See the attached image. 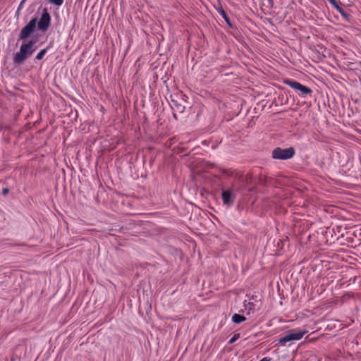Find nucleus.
Listing matches in <instances>:
<instances>
[{"label": "nucleus", "mask_w": 361, "mask_h": 361, "mask_svg": "<svg viewBox=\"0 0 361 361\" xmlns=\"http://www.w3.org/2000/svg\"><path fill=\"white\" fill-rule=\"evenodd\" d=\"M36 40L23 41L20 47L19 51L16 52L13 56V63L16 65L23 64L35 51V44Z\"/></svg>", "instance_id": "nucleus-1"}, {"label": "nucleus", "mask_w": 361, "mask_h": 361, "mask_svg": "<svg viewBox=\"0 0 361 361\" xmlns=\"http://www.w3.org/2000/svg\"><path fill=\"white\" fill-rule=\"evenodd\" d=\"M295 153L293 147L282 149L276 147L272 151V157L275 159L286 160L292 158Z\"/></svg>", "instance_id": "nucleus-2"}, {"label": "nucleus", "mask_w": 361, "mask_h": 361, "mask_svg": "<svg viewBox=\"0 0 361 361\" xmlns=\"http://www.w3.org/2000/svg\"><path fill=\"white\" fill-rule=\"evenodd\" d=\"M37 18H32L29 23L22 28L20 35L19 39L26 41V39L35 31L37 26Z\"/></svg>", "instance_id": "nucleus-3"}, {"label": "nucleus", "mask_w": 361, "mask_h": 361, "mask_svg": "<svg viewBox=\"0 0 361 361\" xmlns=\"http://www.w3.org/2000/svg\"><path fill=\"white\" fill-rule=\"evenodd\" d=\"M51 24V16L49 13L47 8H43L42 13L38 22H37V29L45 32L49 29Z\"/></svg>", "instance_id": "nucleus-4"}, {"label": "nucleus", "mask_w": 361, "mask_h": 361, "mask_svg": "<svg viewBox=\"0 0 361 361\" xmlns=\"http://www.w3.org/2000/svg\"><path fill=\"white\" fill-rule=\"evenodd\" d=\"M307 333L306 330H294L290 331L289 334L286 336L280 338L279 339V343L281 344H285L287 342L293 341H299L300 340L305 334Z\"/></svg>", "instance_id": "nucleus-5"}, {"label": "nucleus", "mask_w": 361, "mask_h": 361, "mask_svg": "<svg viewBox=\"0 0 361 361\" xmlns=\"http://www.w3.org/2000/svg\"><path fill=\"white\" fill-rule=\"evenodd\" d=\"M283 83L295 90L300 91L302 95L310 94L312 92V90L310 87L292 79H285Z\"/></svg>", "instance_id": "nucleus-6"}, {"label": "nucleus", "mask_w": 361, "mask_h": 361, "mask_svg": "<svg viewBox=\"0 0 361 361\" xmlns=\"http://www.w3.org/2000/svg\"><path fill=\"white\" fill-rule=\"evenodd\" d=\"M235 197L236 194L233 189H222L221 198L224 205L231 207L235 202Z\"/></svg>", "instance_id": "nucleus-7"}, {"label": "nucleus", "mask_w": 361, "mask_h": 361, "mask_svg": "<svg viewBox=\"0 0 361 361\" xmlns=\"http://www.w3.org/2000/svg\"><path fill=\"white\" fill-rule=\"evenodd\" d=\"M243 306L247 314L254 313L259 309V305H257V304L252 302H247L246 300L244 301Z\"/></svg>", "instance_id": "nucleus-8"}, {"label": "nucleus", "mask_w": 361, "mask_h": 361, "mask_svg": "<svg viewBox=\"0 0 361 361\" xmlns=\"http://www.w3.org/2000/svg\"><path fill=\"white\" fill-rule=\"evenodd\" d=\"M218 13L224 19V20L226 21L227 25L230 27H233V24L231 23L230 18H228V16H227L226 13L225 12V11L223 9V8L221 6L218 9Z\"/></svg>", "instance_id": "nucleus-9"}, {"label": "nucleus", "mask_w": 361, "mask_h": 361, "mask_svg": "<svg viewBox=\"0 0 361 361\" xmlns=\"http://www.w3.org/2000/svg\"><path fill=\"white\" fill-rule=\"evenodd\" d=\"M246 320V318L239 314H234L232 316V322L235 324H240Z\"/></svg>", "instance_id": "nucleus-10"}, {"label": "nucleus", "mask_w": 361, "mask_h": 361, "mask_svg": "<svg viewBox=\"0 0 361 361\" xmlns=\"http://www.w3.org/2000/svg\"><path fill=\"white\" fill-rule=\"evenodd\" d=\"M336 10L338 12H339V13L343 17L345 18V19H348L350 16V15L348 13H347L338 4V3L336 2V6H333Z\"/></svg>", "instance_id": "nucleus-11"}, {"label": "nucleus", "mask_w": 361, "mask_h": 361, "mask_svg": "<svg viewBox=\"0 0 361 361\" xmlns=\"http://www.w3.org/2000/svg\"><path fill=\"white\" fill-rule=\"evenodd\" d=\"M49 49V47H47V48H44L43 49H41L39 53L36 55L35 56V60H41L43 59L44 56L46 54V53L47 52L48 49Z\"/></svg>", "instance_id": "nucleus-12"}, {"label": "nucleus", "mask_w": 361, "mask_h": 361, "mask_svg": "<svg viewBox=\"0 0 361 361\" xmlns=\"http://www.w3.org/2000/svg\"><path fill=\"white\" fill-rule=\"evenodd\" d=\"M49 1L56 6H60L63 3V0H49Z\"/></svg>", "instance_id": "nucleus-13"}, {"label": "nucleus", "mask_w": 361, "mask_h": 361, "mask_svg": "<svg viewBox=\"0 0 361 361\" xmlns=\"http://www.w3.org/2000/svg\"><path fill=\"white\" fill-rule=\"evenodd\" d=\"M240 338V334H235L233 336V337L230 339V341H228V343L230 344H232L234 342H235V341H237L238 338Z\"/></svg>", "instance_id": "nucleus-14"}, {"label": "nucleus", "mask_w": 361, "mask_h": 361, "mask_svg": "<svg viewBox=\"0 0 361 361\" xmlns=\"http://www.w3.org/2000/svg\"><path fill=\"white\" fill-rule=\"evenodd\" d=\"M176 105L177 106V108L180 111H183V109L185 108L184 106L177 104H176Z\"/></svg>", "instance_id": "nucleus-15"}, {"label": "nucleus", "mask_w": 361, "mask_h": 361, "mask_svg": "<svg viewBox=\"0 0 361 361\" xmlns=\"http://www.w3.org/2000/svg\"><path fill=\"white\" fill-rule=\"evenodd\" d=\"M8 192H9L8 188H4L3 191H2V193H3V195H7L8 193Z\"/></svg>", "instance_id": "nucleus-16"}, {"label": "nucleus", "mask_w": 361, "mask_h": 361, "mask_svg": "<svg viewBox=\"0 0 361 361\" xmlns=\"http://www.w3.org/2000/svg\"><path fill=\"white\" fill-rule=\"evenodd\" d=\"M271 358L269 357H263L262 360H260L259 361H271Z\"/></svg>", "instance_id": "nucleus-17"}, {"label": "nucleus", "mask_w": 361, "mask_h": 361, "mask_svg": "<svg viewBox=\"0 0 361 361\" xmlns=\"http://www.w3.org/2000/svg\"><path fill=\"white\" fill-rule=\"evenodd\" d=\"M329 2L332 5V6H336V0H328Z\"/></svg>", "instance_id": "nucleus-18"}, {"label": "nucleus", "mask_w": 361, "mask_h": 361, "mask_svg": "<svg viewBox=\"0 0 361 361\" xmlns=\"http://www.w3.org/2000/svg\"><path fill=\"white\" fill-rule=\"evenodd\" d=\"M25 1H26V0H23V1L20 2V5H19V6H18V11H20V9L22 8V6H23V4L25 3Z\"/></svg>", "instance_id": "nucleus-19"}, {"label": "nucleus", "mask_w": 361, "mask_h": 361, "mask_svg": "<svg viewBox=\"0 0 361 361\" xmlns=\"http://www.w3.org/2000/svg\"><path fill=\"white\" fill-rule=\"evenodd\" d=\"M222 172L226 173L228 176H232L233 175V172H231V171H222Z\"/></svg>", "instance_id": "nucleus-20"}, {"label": "nucleus", "mask_w": 361, "mask_h": 361, "mask_svg": "<svg viewBox=\"0 0 361 361\" xmlns=\"http://www.w3.org/2000/svg\"><path fill=\"white\" fill-rule=\"evenodd\" d=\"M269 1H271V0H269Z\"/></svg>", "instance_id": "nucleus-21"}]
</instances>
